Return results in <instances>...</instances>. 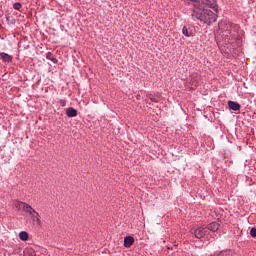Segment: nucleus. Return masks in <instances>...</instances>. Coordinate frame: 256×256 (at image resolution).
<instances>
[{"label":"nucleus","instance_id":"7","mask_svg":"<svg viewBox=\"0 0 256 256\" xmlns=\"http://www.w3.org/2000/svg\"><path fill=\"white\" fill-rule=\"evenodd\" d=\"M228 107L234 111H239L241 108V106L237 102H233L232 100L228 101Z\"/></svg>","mask_w":256,"mask_h":256},{"label":"nucleus","instance_id":"17","mask_svg":"<svg viewBox=\"0 0 256 256\" xmlns=\"http://www.w3.org/2000/svg\"><path fill=\"white\" fill-rule=\"evenodd\" d=\"M59 104H60V106H62V107L66 106V100L60 99Z\"/></svg>","mask_w":256,"mask_h":256},{"label":"nucleus","instance_id":"18","mask_svg":"<svg viewBox=\"0 0 256 256\" xmlns=\"http://www.w3.org/2000/svg\"><path fill=\"white\" fill-rule=\"evenodd\" d=\"M149 99L154 102V103H157L158 102V99L155 98V97H152V96H149Z\"/></svg>","mask_w":256,"mask_h":256},{"label":"nucleus","instance_id":"11","mask_svg":"<svg viewBox=\"0 0 256 256\" xmlns=\"http://www.w3.org/2000/svg\"><path fill=\"white\" fill-rule=\"evenodd\" d=\"M183 34L186 37H192L193 36V32L192 30H189V28L187 26H184L183 28Z\"/></svg>","mask_w":256,"mask_h":256},{"label":"nucleus","instance_id":"2","mask_svg":"<svg viewBox=\"0 0 256 256\" xmlns=\"http://www.w3.org/2000/svg\"><path fill=\"white\" fill-rule=\"evenodd\" d=\"M191 233L194 234L196 238L201 239L208 233V230L207 227L199 226L192 228Z\"/></svg>","mask_w":256,"mask_h":256},{"label":"nucleus","instance_id":"1","mask_svg":"<svg viewBox=\"0 0 256 256\" xmlns=\"http://www.w3.org/2000/svg\"><path fill=\"white\" fill-rule=\"evenodd\" d=\"M188 5H192V17L197 18L207 25L217 21V14L210 9L217 8V1L215 0H185Z\"/></svg>","mask_w":256,"mask_h":256},{"label":"nucleus","instance_id":"5","mask_svg":"<svg viewBox=\"0 0 256 256\" xmlns=\"http://www.w3.org/2000/svg\"><path fill=\"white\" fill-rule=\"evenodd\" d=\"M220 224L218 222H212L210 224L207 225L206 230L211 231V232H217V230L219 229Z\"/></svg>","mask_w":256,"mask_h":256},{"label":"nucleus","instance_id":"14","mask_svg":"<svg viewBox=\"0 0 256 256\" xmlns=\"http://www.w3.org/2000/svg\"><path fill=\"white\" fill-rule=\"evenodd\" d=\"M14 10L19 11L22 8V4L19 2L14 3L13 5Z\"/></svg>","mask_w":256,"mask_h":256},{"label":"nucleus","instance_id":"13","mask_svg":"<svg viewBox=\"0 0 256 256\" xmlns=\"http://www.w3.org/2000/svg\"><path fill=\"white\" fill-rule=\"evenodd\" d=\"M46 58L51 60L53 63H57V58H54L53 54H51V52H48L46 55Z\"/></svg>","mask_w":256,"mask_h":256},{"label":"nucleus","instance_id":"6","mask_svg":"<svg viewBox=\"0 0 256 256\" xmlns=\"http://www.w3.org/2000/svg\"><path fill=\"white\" fill-rule=\"evenodd\" d=\"M77 115H78V112L73 107H70L66 110V116L69 118L77 117Z\"/></svg>","mask_w":256,"mask_h":256},{"label":"nucleus","instance_id":"15","mask_svg":"<svg viewBox=\"0 0 256 256\" xmlns=\"http://www.w3.org/2000/svg\"><path fill=\"white\" fill-rule=\"evenodd\" d=\"M250 235H251V237L256 238V227L251 228Z\"/></svg>","mask_w":256,"mask_h":256},{"label":"nucleus","instance_id":"9","mask_svg":"<svg viewBox=\"0 0 256 256\" xmlns=\"http://www.w3.org/2000/svg\"><path fill=\"white\" fill-rule=\"evenodd\" d=\"M32 218L33 222H36L37 225H41V219H40V215L38 212L35 211V213H32V215H30Z\"/></svg>","mask_w":256,"mask_h":256},{"label":"nucleus","instance_id":"3","mask_svg":"<svg viewBox=\"0 0 256 256\" xmlns=\"http://www.w3.org/2000/svg\"><path fill=\"white\" fill-rule=\"evenodd\" d=\"M0 58L5 63H11L12 60H13V56L8 54V53H6V52H0Z\"/></svg>","mask_w":256,"mask_h":256},{"label":"nucleus","instance_id":"12","mask_svg":"<svg viewBox=\"0 0 256 256\" xmlns=\"http://www.w3.org/2000/svg\"><path fill=\"white\" fill-rule=\"evenodd\" d=\"M19 237L20 241H28L29 234L27 232H20Z\"/></svg>","mask_w":256,"mask_h":256},{"label":"nucleus","instance_id":"16","mask_svg":"<svg viewBox=\"0 0 256 256\" xmlns=\"http://www.w3.org/2000/svg\"><path fill=\"white\" fill-rule=\"evenodd\" d=\"M230 254H231V251L228 250V251H225V252H221V253L219 254V256H229Z\"/></svg>","mask_w":256,"mask_h":256},{"label":"nucleus","instance_id":"8","mask_svg":"<svg viewBox=\"0 0 256 256\" xmlns=\"http://www.w3.org/2000/svg\"><path fill=\"white\" fill-rule=\"evenodd\" d=\"M14 207L18 210V211H20V210H24L25 209V206H26V202H22V201H18V200H16V201H14Z\"/></svg>","mask_w":256,"mask_h":256},{"label":"nucleus","instance_id":"4","mask_svg":"<svg viewBox=\"0 0 256 256\" xmlns=\"http://www.w3.org/2000/svg\"><path fill=\"white\" fill-rule=\"evenodd\" d=\"M134 243H135V238H133L132 236H127L124 238L125 248H131V246H133Z\"/></svg>","mask_w":256,"mask_h":256},{"label":"nucleus","instance_id":"10","mask_svg":"<svg viewBox=\"0 0 256 256\" xmlns=\"http://www.w3.org/2000/svg\"><path fill=\"white\" fill-rule=\"evenodd\" d=\"M23 211L27 212L30 216H32L36 212L34 208L28 203L25 204Z\"/></svg>","mask_w":256,"mask_h":256}]
</instances>
